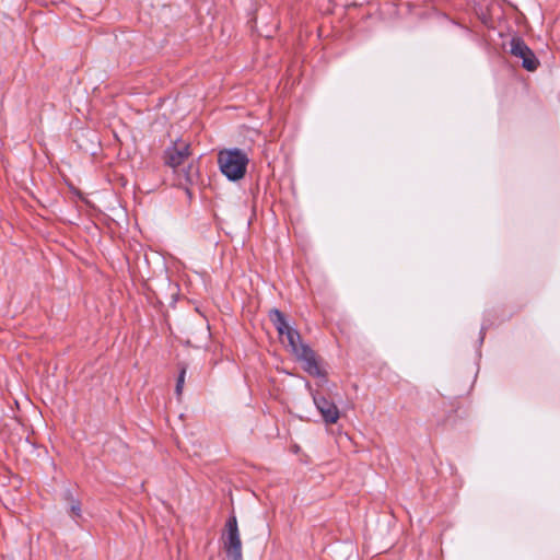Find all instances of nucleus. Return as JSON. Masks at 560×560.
<instances>
[{"label": "nucleus", "mask_w": 560, "mask_h": 560, "mask_svg": "<svg viewBox=\"0 0 560 560\" xmlns=\"http://www.w3.org/2000/svg\"><path fill=\"white\" fill-rule=\"evenodd\" d=\"M186 371H187L186 366L182 365L180 366V371H179V375H178V378H177L176 387H175V393H176L177 397H180L182 394H183Z\"/></svg>", "instance_id": "0eeeda50"}, {"label": "nucleus", "mask_w": 560, "mask_h": 560, "mask_svg": "<svg viewBox=\"0 0 560 560\" xmlns=\"http://www.w3.org/2000/svg\"><path fill=\"white\" fill-rule=\"evenodd\" d=\"M190 155L189 144L184 141H177L173 148L166 151V163L176 167L180 165Z\"/></svg>", "instance_id": "423d86ee"}, {"label": "nucleus", "mask_w": 560, "mask_h": 560, "mask_svg": "<svg viewBox=\"0 0 560 560\" xmlns=\"http://www.w3.org/2000/svg\"><path fill=\"white\" fill-rule=\"evenodd\" d=\"M240 178H241V177H236V176L229 177V179H231V180H237V179H240Z\"/></svg>", "instance_id": "9d476101"}, {"label": "nucleus", "mask_w": 560, "mask_h": 560, "mask_svg": "<svg viewBox=\"0 0 560 560\" xmlns=\"http://www.w3.org/2000/svg\"><path fill=\"white\" fill-rule=\"evenodd\" d=\"M269 318L280 337L285 336L288 347L296 360L303 363L304 371L312 376L325 377V372L319 366L315 352L301 341L300 334L289 326L284 315L279 310L272 308L269 312Z\"/></svg>", "instance_id": "f257e3e1"}, {"label": "nucleus", "mask_w": 560, "mask_h": 560, "mask_svg": "<svg viewBox=\"0 0 560 560\" xmlns=\"http://www.w3.org/2000/svg\"><path fill=\"white\" fill-rule=\"evenodd\" d=\"M71 512H72L75 516H80L81 508H80V503H79V502H74V503H72V505H71Z\"/></svg>", "instance_id": "6e6552de"}, {"label": "nucleus", "mask_w": 560, "mask_h": 560, "mask_svg": "<svg viewBox=\"0 0 560 560\" xmlns=\"http://www.w3.org/2000/svg\"><path fill=\"white\" fill-rule=\"evenodd\" d=\"M314 404L327 424H335L340 418L338 407L324 396H313Z\"/></svg>", "instance_id": "39448f33"}, {"label": "nucleus", "mask_w": 560, "mask_h": 560, "mask_svg": "<svg viewBox=\"0 0 560 560\" xmlns=\"http://www.w3.org/2000/svg\"><path fill=\"white\" fill-rule=\"evenodd\" d=\"M137 188L140 191H144V192H150L151 191V189L144 183H138L137 184Z\"/></svg>", "instance_id": "1a4fd4ad"}, {"label": "nucleus", "mask_w": 560, "mask_h": 560, "mask_svg": "<svg viewBox=\"0 0 560 560\" xmlns=\"http://www.w3.org/2000/svg\"><path fill=\"white\" fill-rule=\"evenodd\" d=\"M247 155L238 150H222L218 154V163L223 175H245L248 165Z\"/></svg>", "instance_id": "f03ea898"}, {"label": "nucleus", "mask_w": 560, "mask_h": 560, "mask_svg": "<svg viewBox=\"0 0 560 560\" xmlns=\"http://www.w3.org/2000/svg\"><path fill=\"white\" fill-rule=\"evenodd\" d=\"M511 54L522 59V66L527 71H535L539 66L535 54L521 38L511 40Z\"/></svg>", "instance_id": "20e7f679"}, {"label": "nucleus", "mask_w": 560, "mask_h": 560, "mask_svg": "<svg viewBox=\"0 0 560 560\" xmlns=\"http://www.w3.org/2000/svg\"><path fill=\"white\" fill-rule=\"evenodd\" d=\"M223 548L230 560H243L242 540L237 526V520L233 515L225 523L222 535Z\"/></svg>", "instance_id": "7ed1b4c3"}]
</instances>
